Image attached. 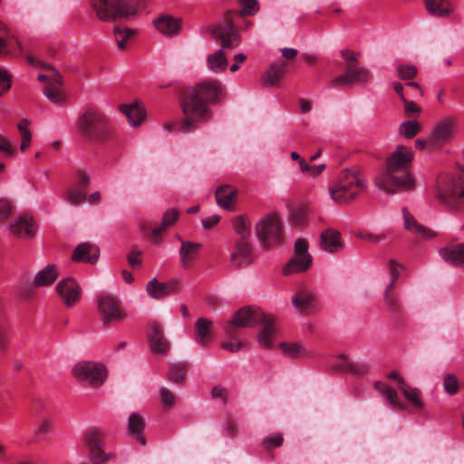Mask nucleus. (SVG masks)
Instances as JSON below:
<instances>
[{"label":"nucleus","instance_id":"8fccbe9b","mask_svg":"<svg viewBox=\"0 0 464 464\" xmlns=\"http://www.w3.org/2000/svg\"><path fill=\"white\" fill-rule=\"evenodd\" d=\"M241 10L239 15H254L259 11L257 0H239Z\"/></svg>","mask_w":464,"mask_h":464},{"label":"nucleus","instance_id":"69168bd1","mask_svg":"<svg viewBox=\"0 0 464 464\" xmlns=\"http://www.w3.org/2000/svg\"><path fill=\"white\" fill-rule=\"evenodd\" d=\"M8 348L7 328L0 322V352H5Z\"/></svg>","mask_w":464,"mask_h":464},{"label":"nucleus","instance_id":"f3484780","mask_svg":"<svg viewBox=\"0 0 464 464\" xmlns=\"http://www.w3.org/2000/svg\"><path fill=\"white\" fill-rule=\"evenodd\" d=\"M149 347L151 353L166 355L170 350V343L165 337L162 329L155 323L150 324L148 331Z\"/></svg>","mask_w":464,"mask_h":464},{"label":"nucleus","instance_id":"680f3d73","mask_svg":"<svg viewBox=\"0 0 464 464\" xmlns=\"http://www.w3.org/2000/svg\"><path fill=\"white\" fill-rule=\"evenodd\" d=\"M389 273L392 281H397L400 276V272L402 266L396 262L394 259H391L388 262Z\"/></svg>","mask_w":464,"mask_h":464},{"label":"nucleus","instance_id":"1a4fd4ad","mask_svg":"<svg viewBox=\"0 0 464 464\" xmlns=\"http://www.w3.org/2000/svg\"><path fill=\"white\" fill-rule=\"evenodd\" d=\"M255 231L262 246L266 249L281 244L284 239L283 223L275 212L263 216L256 224Z\"/></svg>","mask_w":464,"mask_h":464},{"label":"nucleus","instance_id":"2eb2a0df","mask_svg":"<svg viewBox=\"0 0 464 464\" xmlns=\"http://www.w3.org/2000/svg\"><path fill=\"white\" fill-rule=\"evenodd\" d=\"M55 289L66 307L74 306L81 299L82 289L72 277L62 279L56 285Z\"/></svg>","mask_w":464,"mask_h":464},{"label":"nucleus","instance_id":"ea45409f","mask_svg":"<svg viewBox=\"0 0 464 464\" xmlns=\"http://www.w3.org/2000/svg\"><path fill=\"white\" fill-rule=\"evenodd\" d=\"M428 12L438 17H447L452 13L450 5L446 0H424Z\"/></svg>","mask_w":464,"mask_h":464},{"label":"nucleus","instance_id":"6e6552de","mask_svg":"<svg viewBox=\"0 0 464 464\" xmlns=\"http://www.w3.org/2000/svg\"><path fill=\"white\" fill-rule=\"evenodd\" d=\"M78 126L87 138L104 142L111 139L112 130L106 117L92 108L87 109L78 119Z\"/></svg>","mask_w":464,"mask_h":464},{"label":"nucleus","instance_id":"f8f14e48","mask_svg":"<svg viewBox=\"0 0 464 464\" xmlns=\"http://www.w3.org/2000/svg\"><path fill=\"white\" fill-rule=\"evenodd\" d=\"M312 265V256L308 253V242L298 238L295 242L294 256L283 267V274L290 276L306 271Z\"/></svg>","mask_w":464,"mask_h":464},{"label":"nucleus","instance_id":"dca6fc26","mask_svg":"<svg viewBox=\"0 0 464 464\" xmlns=\"http://www.w3.org/2000/svg\"><path fill=\"white\" fill-rule=\"evenodd\" d=\"M90 180V176L84 170H78L75 176V185L67 190L65 199L73 206L83 202L87 197V187Z\"/></svg>","mask_w":464,"mask_h":464},{"label":"nucleus","instance_id":"393cba45","mask_svg":"<svg viewBox=\"0 0 464 464\" xmlns=\"http://www.w3.org/2000/svg\"><path fill=\"white\" fill-rule=\"evenodd\" d=\"M100 256V249L95 245L82 243L74 249L72 259L74 262L95 264Z\"/></svg>","mask_w":464,"mask_h":464},{"label":"nucleus","instance_id":"052dcab7","mask_svg":"<svg viewBox=\"0 0 464 464\" xmlns=\"http://www.w3.org/2000/svg\"><path fill=\"white\" fill-rule=\"evenodd\" d=\"M300 169L303 173H308L309 176L314 178L319 174V168L315 166H310L304 159H302L299 162Z\"/></svg>","mask_w":464,"mask_h":464},{"label":"nucleus","instance_id":"6ab92c4d","mask_svg":"<svg viewBox=\"0 0 464 464\" xmlns=\"http://www.w3.org/2000/svg\"><path fill=\"white\" fill-rule=\"evenodd\" d=\"M320 242L321 250L331 255L338 254L344 248L341 233L332 227L321 231Z\"/></svg>","mask_w":464,"mask_h":464},{"label":"nucleus","instance_id":"c03bdc74","mask_svg":"<svg viewBox=\"0 0 464 464\" xmlns=\"http://www.w3.org/2000/svg\"><path fill=\"white\" fill-rule=\"evenodd\" d=\"M44 94L53 103H62L65 100L59 82L47 84L44 90Z\"/></svg>","mask_w":464,"mask_h":464},{"label":"nucleus","instance_id":"603ef678","mask_svg":"<svg viewBox=\"0 0 464 464\" xmlns=\"http://www.w3.org/2000/svg\"><path fill=\"white\" fill-rule=\"evenodd\" d=\"M445 392L450 395L455 394L459 391V381L454 374H447L443 381Z\"/></svg>","mask_w":464,"mask_h":464},{"label":"nucleus","instance_id":"13d9d810","mask_svg":"<svg viewBox=\"0 0 464 464\" xmlns=\"http://www.w3.org/2000/svg\"><path fill=\"white\" fill-rule=\"evenodd\" d=\"M161 403L168 408H171L176 401V397L172 392L167 388L160 389Z\"/></svg>","mask_w":464,"mask_h":464},{"label":"nucleus","instance_id":"e2e57ef3","mask_svg":"<svg viewBox=\"0 0 464 464\" xmlns=\"http://www.w3.org/2000/svg\"><path fill=\"white\" fill-rule=\"evenodd\" d=\"M280 348L283 349L285 354L291 358H295L299 354L301 349V347L297 343L287 345L285 343H282L280 344Z\"/></svg>","mask_w":464,"mask_h":464},{"label":"nucleus","instance_id":"5fc2aeb1","mask_svg":"<svg viewBox=\"0 0 464 464\" xmlns=\"http://www.w3.org/2000/svg\"><path fill=\"white\" fill-rule=\"evenodd\" d=\"M284 438L283 435L280 433L273 434L268 437H266L263 442L262 445L266 450H270L273 448L280 447L283 444Z\"/></svg>","mask_w":464,"mask_h":464},{"label":"nucleus","instance_id":"423d86ee","mask_svg":"<svg viewBox=\"0 0 464 464\" xmlns=\"http://www.w3.org/2000/svg\"><path fill=\"white\" fill-rule=\"evenodd\" d=\"M436 198L450 209L459 210L464 205V168L458 173L440 174L434 189Z\"/></svg>","mask_w":464,"mask_h":464},{"label":"nucleus","instance_id":"338daca9","mask_svg":"<svg viewBox=\"0 0 464 464\" xmlns=\"http://www.w3.org/2000/svg\"><path fill=\"white\" fill-rule=\"evenodd\" d=\"M222 347L227 351L236 353L241 349L242 343L239 342L238 339L231 338L228 341L223 343Z\"/></svg>","mask_w":464,"mask_h":464},{"label":"nucleus","instance_id":"9d476101","mask_svg":"<svg viewBox=\"0 0 464 464\" xmlns=\"http://www.w3.org/2000/svg\"><path fill=\"white\" fill-rule=\"evenodd\" d=\"M73 377L80 382L98 387L102 385L107 376L105 367L93 362H81L72 368Z\"/></svg>","mask_w":464,"mask_h":464},{"label":"nucleus","instance_id":"79ce46f5","mask_svg":"<svg viewBox=\"0 0 464 464\" xmlns=\"http://www.w3.org/2000/svg\"><path fill=\"white\" fill-rule=\"evenodd\" d=\"M401 392L415 409H423V402L420 399V391L419 389L411 388L405 382H401Z\"/></svg>","mask_w":464,"mask_h":464},{"label":"nucleus","instance_id":"49530a36","mask_svg":"<svg viewBox=\"0 0 464 464\" xmlns=\"http://www.w3.org/2000/svg\"><path fill=\"white\" fill-rule=\"evenodd\" d=\"M308 218V208L305 205H298L290 209V220L294 226L304 225Z\"/></svg>","mask_w":464,"mask_h":464},{"label":"nucleus","instance_id":"3c124183","mask_svg":"<svg viewBox=\"0 0 464 464\" xmlns=\"http://www.w3.org/2000/svg\"><path fill=\"white\" fill-rule=\"evenodd\" d=\"M370 366L366 362L349 361L348 372L355 376H363L369 372Z\"/></svg>","mask_w":464,"mask_h":464},{"label":"nucleus","instance_id":"c9c22d12","mask_svg":"<svg viewBox=\"0 0 464 464\" xmlns=\"http://www.w3.org/2000/svg\"><path fill=\"white\" fill-rule=\"evenodd\" d=\"M121 111L126 115L129 123L133 127L140 126L146 115L144 106L139 103L122 105Z\"/></svg>","mask_w":464,"mask_h":464},{"label":"nucleus","instance_id":"bb28decb","mask_svg":"<svg viewBox=\"0 0 464 464\" xmlns=\"http://www.w3.org/2000/svg\"><path fill=\"white\" fill-rule=\"evenodd\" d=\"M396 281L391 279L383 293V302L390 313L394 316L401 314L403 309L397 293L394 291Z\"/></svg>","mask_w":464,"mask_h":464},{"label":"nucleus","instance_id":"72a5a7b5","mask_svg":"<svg viewBox=\"0 0 464 464\" xmlns=\"http://www.w3.org/2000/svg\"><path fill=\"white\" fill-rule=\"evenodd\" d=\"M58 276L56 265L49 264L35 275L33 284L36 287L48 286L57 279Z\"/></svg>","mask_w":464,"mask_h":464},{"label":"nucleus","instance_id":"a878e982","mask_svg":"<svg viewBox=\"0 0 464 464\" xmlns=\"http://www.w3.org/2000/svg\"><path fill=\"white\" fill-rule=\"evenodd\" d=\"M238 190L230 185H221L216 189V200L219 207L227 210H233L236 206V198Z\"/></svg>","mask_w":464,"mask_h":464},{"label":"nucleus","instance_id":"a19ab883","mask_svg":"<svg viewBox=\"0 0 464 464\" xmlns=\"http://www.w3.org/2000/svg\"><path fill=\"white\" fill-rule=\"evenodd\" d=\"M232 225L240 239L246 240L251 236V222L246 215H239L233 218Z\"/></svg>","mask_w":464,"mask_h":464},{"label":"nucleus","instance_id":"f257e3e1","mask_svg":"<svg viewBox=\"0 0 464 464\" xmlns=\"http://www.w3.org/2000/svg\"><path fill=\"white\" fill-rule=\"evenodd\" d=\"M223 97V90L218 81H205L193 87L183 90L180 106L184 118L174 128L182 132L197 129L200 123L207 122L212 116L209 103L218 102Z\"/></svg>","mask_w":464,"mask_h":464},{"label":"nucleus","instance_id":"ddd939ff","mask_svg":"<svg viewBox=\"0 0 464 464\" xmlns=\"http://www.w3.org/2000/svg\"><path fill=\"white\" fill-rule=\"evenodd\" d=\"M98 309L104 325L112 322H120L125 318L119 301L111 295L105 294L99 296Z\"/></svg>","mask_w":464,"mask_h":464},{"label":"nucleus","instance_id":"39448f33","mask_svg":"<svg viewBox=\"0 0 464 464\" xmlns=\"http://www.w3.org/2000/svg\"><path fill=\"white\" fill-rule=\"evenodd\" d=\"M366 188V179L359 166L341 170L328 185V194L339 205H348L355 201Z\"/></svg>","mask_w":464,"mask_h":464},{"label":"nucleus","instance_id":"b1692460","mask_svg":"<svg viewBox=\"0 0 464 464\" xmlns=\"http://www.w3.org/2000/svg\"><path fill=\"white\" fill-rule=\"evenodd\" d=\"M156 29L166 36H176L179 34L182 20L170 14H160L153 21Z\"/></svg>","mask_w":464,"mask_h":464},{"label":"nucleus","instance_id":"58836bf2","mask_svg":"<svg viewBox=\"0 0 464 464\" xmlns=\"http://www.w3.org/2000/svg\"><path fill=\"white\" fill-rule=\"evenodd\" d=\"M374 388L385 396L393 409L401 411H405L407 409V405L399 400L397 392L392 387L383 384L381 382H375Z\"/></svg>","mask_w":464,"mask_h":464},{"label":"nucleus","instance_id":"20e7f679","mask_svg":"<svg viewBox=\"0 0 464 464\" xmlns=\"http://www.w3.org/2000/svg\"><path fill=\"white\" fill-rule=\"evenodd\" d=\"M342 58V73L329 80V87L344 89L352 87H365L372 83L373 75L370 69L361 64V53L351 49L340 52Z\"/></svg>","mask_w":464,"mask_h":464},{"label":"nucleus","instance_id":"4468645a","mask_svg":"<svg viewBox=\"0 0 464 464\" xmlns=\"http://www.w3.org/2000/svg\"><path fill=\"white\" fill-rule=\"evenodd\" d=\"M265 314L259 309H251L249 306L239 309L234 318L227 324L226 331L228 334H234L237 328L253 327L259 322V314Z\"/></svg>","mask_w":464,"mask_h":464},{"label":"nucleus","instance_id":"4be33fe9","mask_svg":"<svg viewBox=\"0 0 464 464\" xmlns=\"http://www.w3.org/2000/svg\"><path fill=\"white\" fill-rule=\"evenodd\" d=\"M253 259L252 248L246 240L239 239L236 242L230 261L234 267L240 268L251 264Z\"/></svg>","mask_w":464,"mask_h":464},{"label":"nucleus","instance_id":"f03ea898","mask_svg":"<svg viewBox=\"0 0 464 464\" xmlns=\"http://www.w3.org/2000/svg\"><path fill=\"white\" fill-rule=\"evenodd\" d=\"M412 159L411 149L398 146L387 158L385 169L375 177V186L387 194L412 191L415 180L409 171Z\"/></svg>","mask_w":464,"mask_h":464},{"label":"nucleus","instance_id":"412c9836","mask_svg":"<svg viewBox=\"0 0 464 464\" xmlns=\"http://www.w3.org/2000/svg\"><path fill=\"white\" fill-rule=\"evenodd\" d=\"M454 128L455 121L453 119H446L440 122L429 139V145L436 148L448 142L453 136Z\"/></svg>","mask_w":464,"mask_h":464},{"label":"nucleus","instance_id":"2f4dec72","mask_svg":"<svg viewBox=\"0 0 464 464\" xmlns=\"http://www.w3.org/2000/svg\"><path fill=\"white\" fill-rule=\"evenodd\" d=\"M293 305L302 313L309 311L316 306V295L308 290H302L292 300Z\"/></svg>","mask_w":464,"mask_h":464},{"label":"nucleus","instance_id":"aec40b11","mask_svg":"<svg viewBox=\"0 0 464 464\" xmlns=\"http://www.w3.org/2000/svg\"><path fill=\"white\" fill-rule=\"evenodd\" d=\"M262 329L258 333L257 341L260 346L269 348L272 344L273 337L276 335V317L273 314H260L259 322Z\"/></svg>","mask_w":464,"mask_h":464},{"label":"nucleus","instance_id":"e433bc0d","mask_svg":"<svg viewBox=\"0 0 464 464\" xmlns=\"http://www.w3.org/2000/svg\"><path fill=\"white\" fill-rule=\"evenodd\" d=\"M211 325L212 322L207 318L200 317L196 321L195 324V339L197 343H200L203 346L208 345V343L212 339L211 333Z\"/></svg>","mask_w":464,"mask_h":464},{"label":"nucleus","instance_id":"473e14b6","mask_svg":"<svg viewBox=\"0 0 464 464\" xmlns=\"http://www.w3.org/2000/svg\"><path fill=\"white\" fill-rule=\"evenodd\" d=\"M349 359L342 353L338 355H325L324 366L330 373L348 372Z\"/></svg>","mask_w":464,"mask_h":464},{"label":"nucleus","instance_id":"774afa93","mask_svg":"<svg viewBox=\"0 0 464 464\" xmlns=\"http://www.w3.org/2000/svg\"><path fill=\"white\" fill-rule=\"evenodd\" d=\"M141 255V251L130 252L127 255L128 263L132 268L141 265V259L140 258Z\"/></svg>","mask_w":464,"mask_h":464},{"label":"nucleus","instance_id":"cd10ccee","mask_svg":"<svg viewBox=\"0 0 464 464\" xmlns=\"http://www.w3.org/2000/svg\"><path fill=\"white\" fill-rule=\"evenodd\" d=\"M440 255L452 266H464V243L446 246L440 249Z\"/></svg>","mask_w":464,"mask_h":464},{"label":"nucleus","instance_id":"0e129e2a","mask_svg":"<svg viewBox=\"0 0 464 464\" xmlns=\"http://www.w3.org/2000/svg\"><path fill=\"white\" fill-rule=\"evenodd\" d=\"M356 237L364 239V240H367V241H370L372 243H378L381 240H383L385 238V235L384 234L374 235V234L368 233V232H358V233H356Z\"/></svg>","mask_w":464,"mask_h":464},{"label":"nucleus","instance_id":"7c9ffc66","mask_svg":"<svg viewBox=\"0 0 464 464\" xmlns=\"http://www.w3.org/2000/svg\"><path fill=\"white\" fill-rule=\"evenodd\" d=\"M145 420L143 417L137 412L131 413L128 420V430L142 446L146 445V439L143 436Z\"/></svg>","mask_w":464,"mask_h":464},{"label":"nucleus","instance_id":"0eeeda50","mask_svg":"<svg viewBox=\"0 0 464 464\" xmlns=\"http://www.w3.org/2000/svg\"><path fill=\"white\" fill-rule=\"evenodd\" d=\"M90 2L98 18L104 22L127 18L145 7V0H90Z\"/></svg>","mask_w":464,"mask_h":464},{"label":"nucleus","instance_id":"4c0bfd02","mask_svg":"<svg viewBox=\"0 0 464 464\" xmlns=\"http://www.w3.org/2000/svg\"><path fill=\"white\" fill-rule=\"evenodd\" d=\"M200 248L201 245L198 243H193L190 241L182 242L179 255L184 268H188L191 266L192 262L197 258L198 250Z\"/></svg>","mask_w":464,"mask_h":464},{"label":"nucleus","instance_id":"6e6d98bb","mask_svg":"<svg viewBox=\"0 0 464 464\" xmlns=\"http://www.w3.org/2000/svg\"><path fill=\"white\" fill-rule=\"evenodd\" d=\"M417 74V68L413 65H400L398 67V75L403 80L413 79Z\"/></svg>","mask_w":464,"mask_h":464},{"label":"nucleus","instance_id":"a18cd8bd","mask_svg":"<svg viewBox=\"0 0 464 464\" xmlns=\"http://www.w3.org/2000/svg\"><path fill=\"white\" fill-rule=\"evenodd\" d=\"M187 364L178 363L169 367L168 372V380L176 383L181 384L186 378Z\"/></svg>","mask_w":464,"mask_h":464},{"label":"nucleus","instance_id":"864d4df0","mask_svg":"<svg viewBox=\"0 0 464 464\" xmlns=\"http://www.w3.org/2000/svg\"><path fill=\"white\" fill-rule=\"evenodd\" d=\"M12 86V75L8 71L0 68V96L6 93Z\"/></svg>","mask_w":464,"mask_h":464},{"label":"nucleus","instance_id":"7ed1b4c3","mask_svg":"<svg viewBox=\"0 0 464 464\" xmlns=\"http://www.w3.org/2000/svg\"><path fill=\"white\" fill-rule=\"evenodd\" d=\"M236 15L235 12H227L223 20L211 28L212 35L221 43V48L207 60L208 69L214 72H221L227 69L228 63L226 49H232L240 44L241 36L234 24Z\"/></svg>","mask_w":464,"mask_h":464},{"label":"nucleus","instance_id":"bf43d9fd","mask_svg":"<svg viewBox=\"0 0 464 464\" xmlns=\"http://www.w3.org/2000/svg\"><path fill=\"white\" fill-rule=\"evenodd\" d=\"M52 424L49 420H43L39 424L38 428L35 430V438L37 440H44L45 435L51 430Z\"/></svg>","mask_w":464,"mask_h":464},{"label":"nucleus","instance_id":"c756f323","mask_svg":"<svg viewBox=\"0 0 464 464\" xmlns=\"http://www.w3.org/2000/svg\"><path fill=\"white\" fill-rule=\"evenodd\" d=\"M288 65L289 63L285 61L272 64L262 76L264 83L267 86H276L286 73Z\"/></svg>","mask_w":464,"mask_h":464},{"label":"nucleus","instance_id":"9b49d317","mask_svg":"<svg viewBox=\"0 0 464 464\" xmlns=\"http://www.w3.org/2000/svg\"><path fill=\"white\" fill-rule=\"evenodd\" d=\"M84 442L88 450V459L91 464H106L114 458L112 452H105L103 449L104 434L97 428L84 434Z\"/></svg>","mask_w":464,"mask_h":464},{"label":"nucleus","instance_id":"09e8293b","mask_svg":"<svg viewBox=\"0 0 464 464\" xmlns=\"http://www.w3.org/2000/svg\"><path fill=\"white\" fill-rule=\"evenodd\" d=\"M420 130V125L416 121H403L400 126V133L408 138H413Z\"/></svg>","mask_w":464,"mask_h":464},{"label":"nucleus","instance_id":"de8ad7c7","mask_svg":"<svg viewBox=\"0 0 464 464\" xmlns=\"http://www.w3.org/2000/svg\"><path fill=\"white\" fill-rule=\"evenodd\" d=\"M113 33L116 38L118 48L122 50L127 44L128 39L133 35L134 31L130 28H121L119 25L114 26Z\"/></svg>","mask_w":464,"mask_h":464},{"label":"nucleus","instance_id":"37998d69","mask_svg":"<svg viewBox=\"0 0 464 464\" xmlns=\"http://www.w3.org/2000/svg\"><path fill=\"white\" fill-rule=\"evenodd\" d=\"M15 46L23 52L22 44L14 35H0V58L12 53Z\"/></svg>","mask_w":464,"mask_h":464},{"label":"nucleus","instance_id":"f704fd0d","mask_svg":"<svg viewBox=\"0 0 464 464\" xmlns=\"http://www.w3.org/2000/svg\"><path fill=\"white\" fill-rule=\"evenodd\" d=\"M404 218V227L417 235L421 238H430L434 234L427 227L421 226L417 222L414 217L408 211L407 208L402 209Z\"/></svg>","mask_w":464,"mask_h":464},{"label":"nucleus","instance_id":"c85d7f7f","mask_svg":"<svg viewBox=\"0 0 464 464\" xmlns=\"http://www.w3.org/2000/svg\"><path fill=\"white\" fill-rule=\"evenodd\" d=\"M179 216V212L177 208H173L165 211L162 216L160 226L154 227L150 234L151 241L153 243H158L160 234L167 230L169 227L173 226L175 222L178 220Z\"/></svg>","mask_w":464,"mask_h":464},{"label":"nucleus","instance_id":"5701e85b","mask_svg":"<svg viewBox=\"0 0 464 464\" xmlns=\"http://www.w3.org/2000/svg\"><path fill=\"white\" fill-rule=\"evenodd\" d=\"M179 287V282L177 279H172L166 283H159L156 278H153L147 284L146 290L152 298L160 299L176 293Z\"/></svg>","mask_w":464,"mask_h":464},{"label":"nucleus","instance_id":"4d7b16f0","mask_svg":"<svg viewBox=\"0 0 464 464\" xmlns=\"http://www.w3.org/2000/svg\"><path fill=\"white\" fill-rule=\"evenodd\" d=\"M401 102L404 105V115L406 117L413 118L415 114H419L420 112V107L415 102L407 100L405 97H402Z\"/></svg>","mask_w":464,"mask_h":464},{"label":"nucleus","instance_id":"a211bd4d","mask_svg":"<svg viewBox=\"0 0 464 464\" xmlns=\"http://www.w3.org/2000/svg\"><path fill=\"white\" fill-rule=\"evenodd\" d=\"M11 233L21 238L31 239L35 235V223L33 217L27 213L20 215L9 225Z\"/></svg>","mask_w":464,"mask_h":464}]
</instances>
